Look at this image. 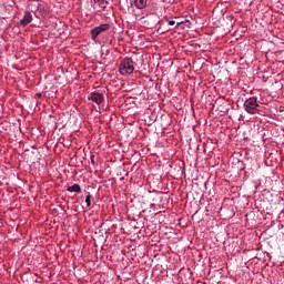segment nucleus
<instances>
[{
  "label": "nucleus",
  "mask_w": 284,
  "mask_h": 284,
  "mask_svg": "<svg viewBox=\"0 0 284 284\" xmlns=\"http://www.w3.org/2000/svg\"><path fill=\"white\" fill-rule=\"evenodd\" d=\"M136 62L132 60L130 57H125L120 61L119 72L122 77H128V74H132L134 72V67Z\"/></svg>",
  "instance_id": "obj_1"
},
{
  "label": "nucleus",
  "mask_w": 284,
  "mask_h": 284,
  "mask_svg": "<svg viewBox=\"0 0 284 284\" xmlns=\"http://www.w3.org/2000/svg\"><path fill=\"white\" fill-rule=\"evenodd\" d=\"M243 108L247 114H258V98L256 95L250 97L244 101Z\"/></svg>",
  "instance_id": "obj_2"
},
{
  "label": "nucleus",
  "mask_w": 284,
  "mask_h": 284,
  "mask_svg": "<svg viewBox=\"0 0 284 284\" xmlns=\"http://www.w3.org/2000/svg\"><path fill=\"white\" fill-rule=\"evenodd\" d=\"M110 30V26L108 23L100 24L91 30V39L92 41H97V37L101 34V32H105Z\"/></svg>",
  "instance_id": "obj_3"
},
{
  "label": "nucleus",
  "mask_w": 284,
  "mask_h": 284,
  "mask_svg": "<svg viewBox=\"0 0 284 284\" xmlns=\"http://www.w3.org/2000/svg\"><path fill=\"white\" fill-rule=\"evenodd\" d=\"M89 101H92L95 105H101L102 101H105V98L103 97V93L94 91L89 94Z\"/></svg>",
  "instance_id": "obj_4"
},
{
  "label": "nucleus",
  "mask_w": 284,
  "mask_h": 284,
  "mask_svg": "<svg viewBox=\"0 0 284 284\" xmlns=\"http://www.w3.org/2000/svg\"><path fill=\"white\" fill-rule=\"evenodd\" d=\"M28 23H32V13L30 11H26L23 18L20 20V26H28Z\"/></svg>",
  "instance_id": "obj_5"
},
{
  "label": "nucleus",
  "mask_w": 284,
  "mask_h": 284,
  "mask_svg": "<svg viewBox=\"0 0 284 284\" xmlns=\"http://www.w3.org/2000/svg\"><path fill=\"white\" fill-rule=\"evenodd\" d=\"M95 8L98 9V12H101V10H105L108 8V1L106 0H93Z\"/></svg>",
  "instance_id": "obj_6"
},
{
  "label": "nucleus",
  "mask_w": 284,
  "mask_h": 284,
  "mask_svg": "<svg viewBox=\"0 0 284 284\" xmlns=\"http://www.w3.org/2000/svg\"><path fill=\"white\" fill-rule=\"evenodd\" d=\"M134 6L138 10H143L148 6V0H134Z\"/></svg>",
  "instance_id": "obj_7"
},
{
  "label": "nucleus",
  "mask_w": 284,
  "mask_h": 284,
  "mask_svg": "<svg viewBox=\"0 0 284 284\" xmlns=\"http://www.w3.org/2000/svg\"><path fill=\"white\" fill-rule=\"evenodd\" d=\"M67 192H75L77 194H81V186L79 184H73L68 186Z\"/></svg>",
  "instance_id": "obj_8"
},
{
  "label": "nucleus",
  "mask_w": 284,
  "mask_h": 284,
  "mask_svg": "<svg viewBox=\"0 0 284 284\" xmlns=\"http://www.w3.org/2000/svg\"><path fill=\"white\" fill-rule=\"evenodd\" d=\"M85 203L87 207H90V205H92V195L90 193H88V195L85 196Z\"/></svg>",
  "instance_id": "obj_9"
},
{
  "label": "nucleus",
  "mask_w": 284,
  "mask_h": 284,
  "mask_svg": "<svg viewBox=\"0 0 284 284\" xmlns=\"http://www.w3.org/2000/svg\"><path fill=\"white\" fill-rule=\"evenodd\" d=\"M90 160H91V164H92V165H97V162L94 161V155H91V156H90Z\"/></svg>",
  "instance_id": "obj_10"
},
{
  "label": "nucleus",
  "mask_w": 284,
  "mask_h": 284,
  "mask_svg": "<svg viewBox=\"0 0 284 284\" xmlns=\"http://www.w3.org/2000/svg\"><path fill=\"white\" fill-rule=\"evenodd\" d=\"M169 26H175V23H176V21H174V20H169Z\"/></svg>",
  "instance_id": "obj_11"
},
{
  "label": "nucleus",
  "mask_w": 284,
  "mask_h": 284,
  "mask_svg": "<svg viewBox=\"0 0 284 284\" xmlns=\"http://www.w3.org/2000/svg\"><path fill=\"white\" fill-rule=\"evenodd\" d=\"M181 23H183V22H178V23H176V28H179V27L181 26Z\"/></svg>",
  "instance_id": "obj_12"
}]
</instances>
